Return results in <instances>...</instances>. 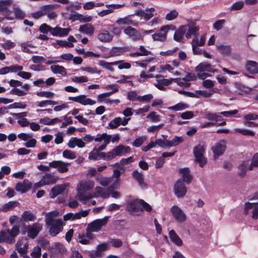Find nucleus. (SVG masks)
<instances>
[{
	"label": "nucleus",
	"mask_w": 258,
	"mask_h": 258,
	"mask_svg": "<svg viewBox=\"0 0 258 258\" xmlns=\"http://www.w3.org/2000/svg\"><path fill=\"white\" fill-rule=\"evenodd\" d=\"M58 211L54 210L46 213L45 221L46 224L49 227V232L51 236H55L63 229V225L61 219H55L61 215Z\"/></svg>",
	"instance_id": "1"
},
{
	"label": "nucleus",
	"mask_w": 258,
	"mask_h": 258,
	"mask_svg": "<svg viewBox=\"0 0 258 258\" xmlns=\"http://www.w3.org/2000/svg\"><path fill=\"white\" fill-rule=\"evenodd\" d=\"M18 225L14 226L11 230L8 229L0 231V242H7L13 244L15 242V237L19 234Z\"/></svg>",
	"instance_id": "2"
},
{
	"label": "nucleus",
	"mask_w": 258,
	"mask_h": 258,
	"mask_svg": "<svg viewBox=\"0 0 258 258\" xmlns=\"http://www.w3.org/2000/svg\"><path fill=\"white\" fill-rule=\"evenodd\" d=\"M205 147L204 143H200L195 146L193 150L195 162L198 163L201 167H203L207 163V159L204 156Z\"/></svg>",
	"instance_id": "3"
},
{
	"label": "nucleus",
	"mask_w": 258,
	"mask_h": 258,
	"mask_svg": "<svg viewBox=\"0 0 258 258\" xmlns=\"http://www.w3.org/2000/svg\"><path fill=\"white\" fill-rule=\"evenodd\" d=\"M195 71L197 73V77L202 80L211 76L210 74L204 72L213 73L218 72V70L213 69L211 64L207 62L200 63L196 67Z\"/></svg>",
	"instance_id": "4"
},
{
	"label": "nucleus",
	"mask_w": 258,
	"mask_h": 258,
	"mask_svg": "<svg viewBox=\"0 0 258 258\" xmlns=\"http://www.w3.org/2000/svg\"><path fill=\"white\" fill-rule=\"evenodd\" d=\"M94 186V181L92 180H89L82 183V202L93 197V195L89 191Z\"/></svg>",
	"instance_id": "5"
},
{
	"label": "nucleus",
	"mask_w": 258,
	"mask_h": 258,
	"mask_svg": "<svg viewBox=\"0 0 258 258\" xmlns=\"http://www.w3.org/2000/svg\"><path fill=\"white\" fill-rule=\"evenodd\" d=\"M67 249L64 246L60 243H56L51 247V258H62L66 254Z\"/></svg>",
	"instance_id": "6"
},
{
	"label": "nucleus",
	"mask_w": 258,
	"mask_h": 258,
	"mask_svg": "<svg viewBox=\"0 0 258 258\" xmlns=\"http://www.w3.org/2000/svg\"><path fill=\"white\" fill-rule=\"evenodd\" d=\"M175 26L173 25H165L160 28L159 32L152 35V38L154 41L164 42L166 40L167 33L169 30H175Z\"/></svg>",
	"instance_id": "7"
},
{
	"label": "nucleus",
	"mask_w": 258,
	"mask_h": 258,
	"mask_svg": "<svg viewBox=\"0 0 258 258\" xmlns=\"http://www.w3.org/2000/svg\"><path fill=\"white\" fill-rule=\"evenodd\" d=\"M69 186L70 183H63L55 186L50 191V198L54 199L59 195H63L67 193L68 192V187Z\"/></svg>",
	"instance_id": "8"
},
{
	"label": "nucleus",
	"mask_w": 258,
	"mask_h": 258,
	"mask_svg": "<svg viewBox=\"0 0 258 258\" xmlns=\"http://www.w3.org/2000/svg\"><path fill=\"white\" fill-rule=\"evenodd\" d=\"M131 150L129 146L119 145L109 152L108 159H113L116 156H121L128 153Z\"/></svg>",
	"instance_id": "9"
},
{
	"label": "nucleus",
	"mask_w": 258,
	"mask_h": 258,
	"mask_svg": "<svg viewBox=\"0 0 258 258\" xmlns=\"http://www.w3.org/2000/svg\"><path fill=\"white\" fill-rule=\"evenodd\" d=\"M27 236L31 239H34L42 229V225L39 223H34L26 227Z\"/></svg>",
	"instance_id": "10"
},
{
	"label": "nucleus",
	"mask_w": 258,
	"mask_h": 258,
	"mask_svg": "<svg viewBox=\"0 0 258 258\" xmlns=\"http://www.w3.org/2000/svg\"><path fill=\"white\" fill-rule=\"evenodd\" d=\"M173 190L174 194L178 198H182L186 195L187 188L184 182L181 180L178 179L174 184Z\"/></svg>",
	"instance_id": "11"
},
{
	"label": "nucleus",
	"mask_w": 258,
	"mask_h": 258,
	"mask_svg": "<svg viewBox=\"0 0 258 258\" xmlns=\"http://www.w3.org/2000/svg\"><path fill=\"white\" fill-rule=\"evenodd\" d=\"M50 167L56 168L58 172L63 173L68 171L70 163L61 160H54L49 163Z\"/></svg>",
	"instance_id": "12"
},
{
	"label": "nucleus",
	"mask_w": 258,
	"mask_h": 258,
	"mask_svg": "<svg viewBox=\"0 0 258 258\" xmlns=\"http://www.w3.org/2000/svg\"><path fill=\"white\" fill-rule=\"evenodd\" d=\"M171 212L173 217L179 223H182L186 220V216L182 210L176 205L172 206Z\"/></svg>",
	"instance_id": "13"
},
{
	"label": "nucleus",
	"mask_w": 258,
	"mask_h": 258,
	"mask_svg": "<svg viewBox=\"0 0 258 258\" xmlns=\"http://www.w3.org/2000/svg\"><path fill=\"white\" fill-rule=\"evenodd\" d=\"M226 149V145L224 141H221L219 143H216L214 146L212 148V151L214 154L215 159H217L220 156L222 155Z\"/></svg>",
	"instance_id": "14"
},
{
	"label": "nucleus",
	"mask_w": 258,
	"mask_h": 258,
	"mask_svg": "<svg viewBox=\"0 0 258 258\" xmlns=\"http://www.w3.org/2000/svg\"><path fill=\"white\" fill-rule=\"evenodd\" d=\"M108 218V217H105L103 219L95 220L89 225L88 228L91 231H98L103 226L106 224Z\"/></svg>",
	"instance_id": "15"
},
{
	"label": "nucleus",
	"mask_w": 258,
	"mask_h": 258,
	"mask_svg": "<svg viewBox=\"0 0 258 258\" xmlns=\"http://www.w3.org/2000/svg\"><path fill=\"white\" fill-rule=\"evenodd\" d=\"M111 135H108L106 133L98 135L96 138H94L95 142H99L103 140V144L99 147V150H104L107 145L110 143Z\"/></svg>",
	"instance_id": "16"
},
{
	"label": "nucleus",
	"mask_w": 258,
	"mask_h": 258,
	"mask_svg": "<svg viewBox=\"0 0 258 258\" xmlns=\"http://www.w3.org/2000/svg\"><path fill=\"white\" fill-rule=\"evenodd\" d=\"M31 187V182L29 180L25 179L22 182H19L16 184L15 189L16 191L23 194L29 191Z\"/></svg>",
	"instance_id": "17"
},
{
	"label": "nucleus",
	"mask_w": 258,
	"mask_h": 258,
	"mask_svg": "<svg viewBox=\"0 0 258 258\" xmlns=\"http://www.w3.org/2000/svg\"><path fill=\"white\" fill-rule=\"evenodd\" d=\"M252 209V218L253 219L258 218V204L246 203L244 205V214L247 215L249 210Z\"/></svg>",
	"instance_id": "18"
},
{
	"label": "nucleus",
	"mask_w": 258,
	"mask_h": 258,
	"mask_svg": "<svg viewBox=\"0 0 258 258\" xmlns=\"http://www.w3.org/2000/svg\"><path fill=\"white\" fill-rule=\"evenodd\" d=\"M113 35L108 31L105 29L100 30L97 35L98 40L103 43L111 42L113 39Z\"/></svg>",
	"instance_id": "19"
},
{
	"label": "nucleus",
	"mask_w": 258,
	"mask_h": 258,
	"mask_svg": "<svg viewBox=\"0 0 258 258\" xmlns=\"http://www.w3.org/2000/svg\"><path fill=\"white\" fill-rule=\"evenodd\" d=\"M124 33L130 37L132 38L134 41H138L141 39L142 36L135 28L131 26L124 29Z\"/></svg>",
	"instance_id": "20"
},
{
	"label": "nucleus",
	"mask_w": 258,
	"mask_h": 258,
	"mask_svg": "<svg viewBox=\"0 0 258 258\" xmlns=\"http://www.w3.org/2000/svg\"><path fill=\"white\" fill-rule=\"evenodd\" d=\"M70 31V29L68 28H61L58 26L53 28L51 34L53 36L56 37H64L68 35Z\"/></svg>",
	"instance_id": "21"
},
{
	"label": "nucleus",
	"mask_w": 258,
	"mask_h": 258,
	"mask_svg": "<svg viewBox=\"0 0 258 258\" xmlns=\"http://www.w3.org/2000/svg\"><path fill=\"white\" fill-rule=\"evenodd\" d=\"M109 245L107 243H103L97 245L96 250L91 254L92 258L101 257L103 255V252L108 249Z\"/></svg>",
	"instance_id": "22"
},
{
	"label": "nucleus",
	"mask_w": 258,
	"mask_h": 258,
	"mask_svg": "<svg viewBox=\"0 0 258 258\" xmlns=\"http://www.w3.org/2000/svg\"><path fill=\"white\" fill-rule=\"evenodd\" d=\"M141 200H134L130 202L127 205V210L131 212L143 211L141 208Z\"/></svg>",
	"instance_id": "23"
},
{
	"label": "nucleus",
	"mask_w": 258,
	"mask_h": 258,
	"mask_svg": "<svg viewBox=\"0 0 258 258\" xmlns=\"http://www.w3.org/2000/svg\"><path fill=\"white\" fill-rule=\"evenodd\" d=\"M55 5H47L44 7L43 15H46L51 20H54L57 17V14L53 11Z\"/></svg>",
	"instance_id": "24"
},
{
	"label": "nucleus",
	"mask_w": 258,
	"mask_h": 258,
	"mask_svg": "<svg viewBox=\"0 0 258 258\" xmlns=\"http://www.w3.org/2000/svg\"><path fill=\"white\" fill-rule=\"evenodd\" d=\"M58 177L54 176L51 173L45 174L41 178L42 184L45 185H49L55 183Z\"/></svg>",
	"instance_id": "25"
},
{
	"label": "nucleus",
	"mask_w": 258,
	"mask_h": 258,
	"mask_svg": "<svg viewBox=\"0 0 258 258\" xmlns=\"http://www.w3.org/2000/svg\"><path fill=\"white\" fill-rule=\"evenodd\" d=\"M132 15H128L124 18H119L116 21V24L119 25H133L134 26H137L138 25V22L133 21L131 19Z\"/></svg>",
	"instance_id": "26"
},
{
	"label": "nucleus",
	"mask_w": 258,
	"mask_h": 258,
	"mask_svg": "<svg viewBox=\"0 0 258 258\" xmlns=\"http://www.w3.org/2000/svg\"><path fill=\"white\" fill-rule=\"evenodd\" d=\"M23 90L19 88H13L10 91V93L13 95H16L18 96H24L27 94L28 90L30 89V85L28 84H25L22 85Z\"/></svg>",
	"instance_id": "27"
},
{
	"label": "nucleus",
	"mask_w": 258,
	"mask_h": 258,
	"mask_svg": "<svg viewBox=\"0 0 258 258\" xmlns=\"http://www.w3.org/2000/svg\"><path fill=\"white\" fill-rule=\"evenodd\" d=\"M186 30L187 27L186 26H181L177 30H176L173 36L174 40L177 42L181 41Z\"/></svg>",
	"instance_id": "28"
},
{
	"label": "nucleus",
	"mask_w": 258,
	"mask_h": 258,
	"mask_svg": "<svg viewBox=\"0 0 258 258\" xmlns=\"http://www.w3.org/2000/svg\"><path fill=\"white\" fill-rule=\"evenodd\" d=\"M246 70L250 74L258 73V63L254 61L248 60L245 64Z\"/></svg>",
	"instance_id": "29"
},
{
	"label": "nucleus",
	"mask_w": 258,
	"mask_h": 258,
	"mask_svg": "<svg viewBox=\"0 0 258 258\" xmlns=\"http://www.w3.org/2000/svg\"><path fill=\"white\" fill-rule=\"evenodd\" d=\"M179 172L182 174V181L189 184L192 179L189 169L188 168H181L179 169Z\"/></svg>",
	"instance_id": "30"
},
{
	"label": "nucleus",
	"mask_w": 258,
	"mask_h": 258,
	"mask_svg": "<svg viewBox=\"0 0 258 258\" xmlns=\"http://www.w3.org/2000/svg\"><path fill=\"white\" fill-rule=\"evenodd\" d=\"M132 176L141 187H146V184L144 182V177L142 173L139 172L138 170H135L132 173Z\"/></svg>",
	"instance_id": "31"
},
{
	"label": "nucleus",
	"mask_w": 258,
	"mask_h": 258,
	"mask_svg": "<svg viewBox=\"0 0 258 258\" xmlns=\"http://www.w3.org/2000/svg\"><path fill=\"white\" fill-rule=\"evenodd\" d=\"M131 50L130 48L127 46L113 47L110 51V54L111 56H115L119 55L120 54L129 51Z\"/></svg>",
	"instance_id": "32"
},
{
	"label": "nucleus",
	"mask_w": 258,
	"mask_h": 258,
	"mask_svg": "<svg viewBox=\"0 0 258 258\" xmlns=\"http://www.w3.org/2000/svg\"><path fill=\"white\" fill-rule=\"evenodd\" d=\"M95 31L94 27L90 23H86L82 25V33H84L89 36L93 35Z\"/></svg>",
	"instance_id": "33"
},
{
	"label": "nucleus",
	"mask_w": 258,
	"mask_h": 258,
	"mask_svg": "<svg viewBox=\"0 0 258 258\" xmlns=\"http://www.w3.org/2000/svg\"><path fill=\"white\" fill-rule=\"evenodd\" d=\"M36 216L31 212L26 211L21 215V220L24 222H34Z\"/></svg>",
	"instance_id": "34"
},
{
	"label": "nucleus",
	"mask_w": 258,
	"mask_h": 258,
	"mask_svg": "<svg viewBox=\"0 0 258 258\" xmlns=\"http://www.w3.org/2000/svg\"><path fill=\"white\" fill-rule=\"evenodd\" d=\"M120 61H113L111 62H108L105 61L104 60H99L98 64L101 67L105 68L106 69L111 71L113 72L114 69L112 68V66L117 65L119 64Z\"/></svg>",
	"instance_id": "35"
},
{
	"label": "nucleus",
	"mask_w": 258,
	"mask_h": 258,
	"mask_svg": "<svg viewBox=\"0 0 258 258\" xmlns=\"http://www.w3.org/2000/svg\"><path fill=\"white\" fill-rule=\"evenodd\" d=\"M96 181L102 186H107L112 181V178L98 175L96 177Z\"/></svg>",
	"instance_id": "36"
},
{
	"label": "nucleus",
	"mask_w": 258,
	"mask_h": 258,
	"mask_svg": "<svg viewBox=\"0 0 258 258\" xmlns=\"http://www.w3.org/2000/svg\"><path fill=\"white\" fill-rule=\"evenodd\" d=\"M96 191L94 193L93 197H98L99 196L105 199L109 197V194L106 190L100 186H96L95 188Z\"/></svg>",
	"instance_id": "37"
},
{
	"label": "nucleus",
	"mask_w": 258,
	"mask_h": 258,
	"mask_svg": "<svg viewBox=\"0 0 258 258\" xmlns=\"http://www.w3.org/2000/svg\"><path fill=\"white\" fill-rule=\"evenodd\" d=\"M169 237L172 242L178 246H181L182 244V241L180 237L176 234L174 230H171L169 233Z\"/></svg>",
	"instance_id": "38"
},
{
	"label": "nucleus",
	"mask_w": 258,
	"mask_h": 258,
	"mask_svg": "<svg viewBox=\"0 0 258 258\" xmlns=\"http://www.w3.org/2000/svg\"><path fill=\"white\" fill-rule=\"evenodd\" d=\"M248 165V163L247 161H243L239 165L238 174L240 177H242L246 175L247 170L248 169V167L249 166Z\"/></svg>",
	"instance_id": "39"
},
{
	"label": "nucleus",
	"mask_w": 258,
	"mask_h": 258,
	"mask_svg": "<svg viewBox=\"0 0 258 258\" xmlns=\"http://www.w3.org/2000/svg\"><path fill=\"white\" fill-rule=\"evenodd\" d=\"M81 219V212L76 213H69L63 216V219L65 221H74Z\"/></svg>",
	"instance_id": "40"
},
{
	"label": "nucleus",
	"mask_w": 258,
	"mask_h": 258,
	"mask_svg": "<svg viewBox=\"0 0 258 258\" xmlns=\"http://www.w3.org/2000/svg\"><path fill=\"white\" fill-rule=\"evenodd\" d=\"M52 44L54 47L56 48H58L60 47H73L74 46L73 43L68 42V41L66 40H57L55 42L52 43Z\"/></svg>",
	"instance_id": "41"
},
{
	"label": "nucleus",
	"mask_w": 258,
	"mask_h": 258,
	"mask_svg": "<svg viewBox=\"0 0 258 258\" xmlns=\"http://www.w3.org/2000/svg\"><path fill=\"white\" fill-rule=\"evenodd\" d=\"M50 69L54 74H59L63 76L67 74L65 68L61 66L53 65L50 67Z\"/></svg>",
	"instance_id": "42"
},
{
	"label": "nucleus",
	"mask_w": 258,
	"mask_h": 258,
	"mask_svg": "<svg viewBox=\"0 0 258 258\" xmlns=\"http://www.w3.org/2000/svg\"><path fill=\"white\" fill-rule=\"evenodd\" d=\"M216 47L218 51L223 55H228L231 51V47L230 45H225L223 44L217 45Z\"/></svg>",
	"instance_id": "43"
},
{
	"label": "nucleus",
	"mask_w": 258,
	"mask_h": 258,
	"mask_svg": "<svg viewBox=\"0 0 258 258\" xmlns=\"http://www.w3.org/2000/svg\"><path fill=\"white\" fill-rule=\"evenodd\" d=\"M188 30L185 33V37L189 39L191 37V35H197V33L199 30V28L197 26H194L188 24Z\"/></svg>",
	"instance_id": "44"
},
{
	"label": "nucleus",
	"mask_w": 258,
	"mask_h": 258,
	"mask_svg": "<svg viewBox=\"0 0 258 258\" xmlns=\"http://www.w3.org/2000/svg\"><path fill=\"white\" fill-rule=\"evenodd\" d=\"M22 50L23 52L28 53H36L37 51L32 50V48H34V46L28 43H22L20 44Z\"/></svg>",
	"instance_id": "45"
},
{
	"label": "nucleus",
	"mask_w": 258,
	"mask_h": 258,
	"mask_svg": "<svg viewBox=\"0 0 258 258\" xmlns=\"http://www.w3.org/2000/svg\"><path fill=\"white\" fill-rule=\"evenodd\" d=\"M19 203L16 201H10L2 207L0 209V211H8L12 210L13 208L16 207L18 205Z\"/></svg>",
	"instance_id": "46"
},
{
	"label": "nucleus",
	"mask_w": 258,
	"mask_h": 258,
	"mask_svg": "<svg viewBox=\"0 0 258 258\" xmlns=\"http://www.w3.org/2000/svg\"><path fill=\"white\" fill-rule=\"evenodd\" d=\"M16 249L21 254H24L27 252L28 243L27 241L23 243V245L20 244V242H17L16 244Z\"/></svg>",
	"instance_id": "47"
},
{
	"label": "nucleus",
	"mask_w": 258,
	"mask_h": 258,
	"mask_svg": "<svg viewBox=\"0 0 258 258\" xmlns=\"http://www.w3.org/2000/svg\"><path fill=\"white\" fill-rule=\"evenodd\" d=\"M37 106L39 107H45L48 105H55L57 104V102L54 100H46L38 101L37 103Z\"/></svg>",
	"instance_id": "48"
},
{
	"label": "nucleus",
	"mask_w": 258,
	"mask_h": 258,
	"mask_svg": "<svg viewBox=\"0 0 258 258\" xmlns=\"http://www.w3.org/2000/svg\"><path fill=\"white\" fill-rule=\"evenodd\" d=\"M121 175L120 172L118 169H115L113 171V175L111 178L112 179L113 178H116V179L115 181L111 185V187L113 188H117L119 185V180L118 178L120 177Z\"/></svg>",
	"instance_id": "49"
},
{
	"label": "nucleus",
	"mask_w": 258,
	"mask_h": 258,
	"mask_svg": "<svg viewBox=\"0 0 258 258\" xmlns=\"http://www.w3.org/2000/svg\"><path fill=\"white\" fill-rule=\"evenodd\" d=\"M12 3L11 0H2L0 1V13L2 14L4 12L8 9Z\"/></svg>",
	"instance_id": "50"
},
{
	"label": "nucleus",
	"mask_w": 258,
	"mask_h": 258,
	"mask_svg": "<svg viewBox=\"0 0 258 258\" xmlns=\"http://www.w3.org/2000/svg\"><path fill=\"white\" fill-rule=\"evenodd\" d=\"M258 168V153H255L251 159V164L248 167V170H252L253 168Z\"/></svg>",
	"instance_id": "51"
},
{
	"label": "nucleus",
	"mask_w": 258,
	"mask_h": 258,
	"mask_svg": "<svg viewBox=\"0 0 258 258\" xmlns=\"http://www.w3.org/2000/svg\"><path fill=\"white\" fill-rule=\"evenodd\" d=\"M182 142L183 139L182 137L176 136L172 140L167 141V146L168 147L176 146Z\"/></svg>",
	"instance_id": "52"
},
{
	"label": "nucleus",
	"mask_w": 258,
	"mask_h": 258,
	"mask_svg": "<svg viewBox=\"0 0 258 258\" xmlns=\"http://www.w3.org/2000/svg\"><path fill=\"white\" fill-rule=\"evenodd\" d=\"M198 39H194L192 41V48L195 54H202L203 50L198 47Z\"/></svg>",
	"instance_id": "53"
},
{
	"label": "nucleus",
	"mask_w": 258,
	"mask_h": 258,
	"mask_svg": "<svg viewBox=\"0 0 258 258\" xmlns=\"http://www.w3.org/2000/svg\"><path fill=\"white\" fill-rule=\"evenodd\" d=\"M62 156L66 159L70 160L74 159L77 157L75 152L69 150H64L62 152Z\"/></svg>",
	"instance_id": "54"
},
{
	"label": "nucleus",
	"mask_w": 258,
	"mask_h": 258,
	"mask_svg": "<svg viewBox=\"0 0 258 258\" xmlns=\"http://www.w3.org/2000/svg\"><path fill=\"white\" fill-rule=\"evenodd\" d=\"M70 148H74L76 146L81 147V140L76 138H72L68 143Z\"/></svg>",
	"instance_id": "55"
},
{
	"label": "nucleus",
	"mask_w": 258,
	"mask_h": 258,
	"mask_svg": "<svg viewBox=\"0 0 258 258\" xmlns=\"http://www.w3.org/2000/svg\"><path fill=\"white\" fill-rule=\"evenodd\" d=\"M101 151L99 150V147L98 148H94L93 151L89 153V159L93 160H99V152Z\"/></svg>",
	"instance_id": "56"
},
{
	"label": "nucleus",
	"mask_w": 258,
	"mask_h": 258,
	"mask_svg": "<svg viewBox=\"0 0 258 258\" xmlns=\"http://www.w3.org/2000/svg\"><path fill=\"white\" fill-rule=\"evenodd\" d=\"M93 238V235L91 232H87L86 236L82 235V244H89L91 243Z\"/></svg>",
	"instance_id": "57"
},
{
	"label": "nucleus",
	"mask_w": 258,
	"mask_h": 258,
	"mask_svg": "<svg viewBox=\"0 0 258 258\" xmlns=\"http://www.w3.org/2000/svg\"><path fill=\"white\" fill-rule=\"evenodd\" d=\"M188 107V105L185 103L180 102L173 106L170 107L169 109L174 111L181 110L184 109H186Z\"/></svg>",
	"instance_id": "58"
},
{
	"label": "nucleus",
	"mask_w": 258,
	"mask_h": 258,
	"mask_svg": "<svg viewBox=\"0 0 258 258\" xmlns=\"http://www.w3.org/2000/svg\"><path fill=\"white\" fill-rule=\"evenodd\" d=\"M52 27L50 26L49 25L43 23L41 24L39 28V31L43 33V34H47L48 32H50V33H51Z\"/></svg>",
	"instance_id": "59"
},
{
	"label": "nucleus",
	"mask_w": 258,
	"mask_h": 258,
	"mask_svg": "<svg viewBox=\"0 0 258 258\" xmlns=\"http://www.w3.org/2000/svg\"><path fill=\"white\" fill-rule=\"evenodd\" d=\"M1 46L5 49H10L16 46V43L10 40H7L2 43Z\"/></svg>",
	"instance_id": "60"
},
{
	"label": "nucleus",
	"mask_w": 258,
	"mask_h": 258,
	"mask_svg": "<svg viewBox=\"0 0 258 258\" xmlns=\"http://www.w3.org/2000/svg\"><path fill=\"white\" fill-rule=\"evenodd\" d=\"M37 95L47 98H52L54 96V93L50 91H41L37 93Z\"/></svg>",
	"instance_id": "61"
},
{
	"label": "nucleus",
	"mask_w": 258,
	"mask_h": 258,
	"mask_svg": "<svg viewBox=\"0 0 258 258\" xmlns=\"http://www.w3.org/2000/svg\"><path fill=\"white\" fill-rule=\"evenodd\" d=\"M178 15V13L175 10H173L167 14L165 19L168 21H171L176 19Z\"/></svg>",
	"instance_id": "62"
},
{
	"label": "nucleus",
	"mask_w": 258,
	"mask_h": 258,
	"mask_svg": "<svg viewBox=\"0 0 258 258\" xmlns=\"http://www.w3.org/2000/svg\"><path fill=\"white\" fill-rule=\"evenodd\" d=\"M235 131L244 136H253L255 135L253 132L249 130L243 128H236L235 130Z\"/></svg>",
	"instance_id": "63"
},
{
	"label": "nucleus",
	"mask_w": 258,
	"mask_h": 258,
	"mask_svg": "<svg viewBox=\"0 0 258 258\" xmlns=\"http://www.w3.org/2000/svg\"><path fill=\"white\" fill-rule=\"evenodd\" d=\"M225 23V20H224V19L219 20L216 21L213 24V28L214 29L216 30L217 31H219L220 30H221L222 28Z\"/></svg>",
	"instance_id": "64"
}]
</instances>
